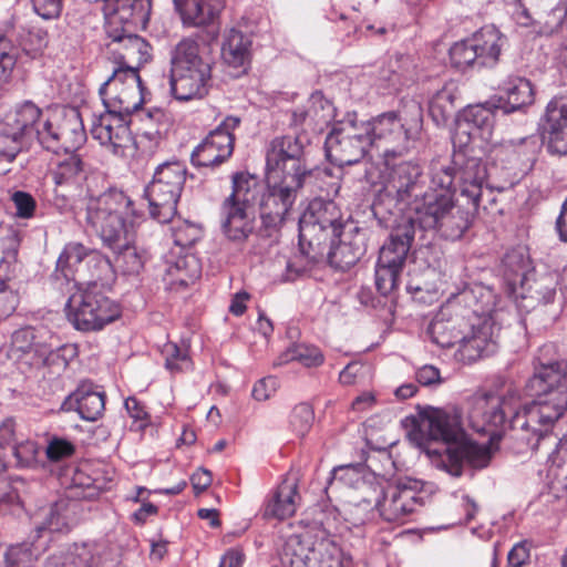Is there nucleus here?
Segmentation results:
<instances>
[{
  "label": "nucleus",
  "instance_id": "1",
  "mask_svg": "<svg viewBox=\"0 0 567 567\" xmlns=\"http://www.w3.org/2000/svg\"><path fill=\"white\" fill-rule=\"evenodd\" d=\"M534 401L523 405L511 420L506 434L509 449L516 454L544 451L563 477L567 489V449L556 450L559 437L554 434L567 411V362L540 363L527 382Z\"/></svg>",
  "mask_w": 567,
  "mask_h": 567
},
{
  "label": "nucleus",
  "instance_id": "2",
  "mask_svg": "<svg viewBox=\"0 0 567 567\" xmlns=\"http://www.w3.org/2000/svg\"><path fill=\"white\" fill-rule=\"evenodd\" d=\"M422 169L403 162L394 166L385 190L399 202H408L411 221L421 230H434L450 240L460 239L470 228L476 210L454 202V169L449 163L432 162L430 185L424 189Z\"/></svg>",
  "mask_w": 567,
  "mask_h": 567
},
{
  "label": "nucleus",
  "instance_id": "3",
  "mask_svg": "<svg viewBox=\"0 0 567 567\" xmlns=\"http://www.w3.org/2000/svg\"><path fill=\"white\" fill-rule=\"evenodd\" d=\"M427 434L431 440L441 441L444 445L442 450L427 447V454L434 457L433 463L437 468L452 476L462 475L463 462L473 467H484L489 462L488 447L467 437L456 412L432 411L427 416Z\"/></svg>",
  "mask_w": 567,
  "mask_h": 567
},
{
  "label": "nucleus",
  "instance_id": "4",
  "mask_svg": "<svg viewBox=\"0 0 567 567\" xmlns=\"http://www.w3.org/2000/svg\"><path fill=\"white\" fill-rule=\"evenodd\" d=\"M372 146L384 157L408 153L421 137L423 109L415 100L405 101L396 111L365 121Z\"/></svg>",
  "mask_w": 567,
  "mask_h": 567
},
{
  "label": "nucleus",
  "instance_id": "5",
  "mask_svg": "<svg viewBox=\"0 0 567 567\" xmlns=\"http://www.w3.org/2000/svg\"><path fill=\"white\" fill-rule=\"evenodd\" d=\"M131 198L121 190L110 189L91 196L86 203V221L104 245H118L134 231V209Z\"/></svg>",
  "mask_w": 567,
  "mask_h": 567
},
{
  "label": "nucleus",
  "instance_id": "6",
  "mask_svg": "<svg viewBox=\"0 0 567 567\" xmlns=\"http://www.w3.org/2000/svg\"><path fill=\"white\" fill-rule=\"evenodd\" d=\"M268 182L284 179L289 183L308 185L318 179L326 171L308 164L305 146L299 136L274 138L266 153Z\"/></svg>",
  "mask_w": 567,
  "mask_h": 567
},
{
  "label": "nucleus",
  "instance_id": "7",
  "mask_svg": "<svg viewBox=\"0 0 567 567\" xmlns=\"http://www.w3.org/2000/svg\"><path fill=\"white\" fill-rule=\"evenodd\" d=\"M474 290H464L449 299L439 310L429 327V334L434 343L451 348L464 340V333L472 326V317L484 316L487 309L472 305Z\"/></svg>",
  "mask_w": 567,
  "mask_h": 567
},
{
  "label": "nucleus",
  "instance_id": "8",
  "mask_svg": "<svg viewBox=\"0 0 567 567\" xmlns=\"http://www.w3.org/2000/svg\"><path fill=\"white\" fill-rule=\"evenodd\" d=\"M281 559L290 567H346L351 561L334 540L310 533L289 536Z\"/></svg>",
  "mask_w": 567,
  "mask_h": 567
},
{
  "label": "nucleus",
  "instance_id": "9",
  "mask_svg": "<svg viewBox=\"0 0 567 567\" xmlns=\"http://www.w3.org/2000/svg\"><path fill=\"white\" fill-rule=\"evenodd\" d=\"M342 214L332 200L316 198L311 200L299 218V245L310 255L328 239L339 238L342 235Z\"/></svg>",
  "mask_w": 567,
  "mask_h": 567
},
{
  "label": "nucleus",
  "instance_id": "10",
  "mask_svg": "<svg viewBox=\"0 0 567 567\" xmlns=\"http://www.w3.org/2000/svg\"><path fill=\"white\" fill-rule=\"evenodd\" d=\"M186 167L181 162H165L157 166L146 187L150 215L165 224L177 213V203L186 182Z\"/></svg>",
  "mask_w": 567,
  "mask_h": 567
},
{
  "label": "nucleus",
  "instance_id": "11",
  "mask_svg": "<svg viewBox=\"0 0 567 567\" xmlns=\"http://www.w3.org/2000/svg\"><path fill=\"white\" fill-rule=\"evenodd\" d=\"M68 317L81 331H97L116 320L120 306L105 296L96 284L79 289L68 300Z\"/></svg>",
  "mask_w": 567,
  "mask_h": 567
},
{
  "label": "nucleus",
  "instance_id": "12",
  "mask_svg": "<svg viewBox=\"0 0 567 567\" xmlns=\"http://www.w3.org/2000/svg\"><path fill=\"white\" fill-rule=\"evenodd\" d=\"M372 146L365 121L347 118L334 125L326 138L328 158L339 166L360 162Z\"/></svg>",
  "mask_w": 567,
  "mask_h": 567
},
{
  "label": "nucleus",
  "instance_id": "13",
  "mask_svg": "<svg viewBox=\"0 0 567 567\" xmlns=\"http://www.w3.org/2000/svg\"><path fill=\"white\" fill-rule=\"evenodd\" d=\"M518 399V392L512 389L505 394L485 393L474 396L467 413L471 427L492 439L498 436L507 413L514 410Z\"/></svg>",
  "mask_w": 567,
  "mask_h": 567
},
{
  "label": "nucleus",
  "instance_id": "14",
  "mask_svg": "<svg viewBox=\"0 0 567 567\" xmlns=\"http://www.w3.org/2000/svg\"><path fill=\"white\" fill-rule=\"evenodd\" d=\"M37 140L55 154L76 152L86 141L80 113L72 109L59 118L43 121L42 127L37 130Z\"/></svg>",
  "mask_w": 567,
  "mask_h": 567
},
{
  "label": "nucleus",
  "instance_id": "15",
  "mask_svg": "<svg viewBox=\"0 0 567 567\" xmlns=\"http://www.w3.org/2000/svg\"><path fill=\"white\" fill-rule=\"evenodd\" d=\"M100 95L106 110L130 115L143 103L141 78L132 69H114L100 87Z\"/></svg>",
  "mask_w": 567,
  "mask_h": 567
},
{
  "label": "nucleus",
  "instance_id": "16",
  "mask_svg": "<svg viewBox=\"0 0 567 567\" xmlns=\"http://www.w3.org/2000/svg\"><path fill=\"white\" fill-rule=\"evenodd\" d=\"M240 118L227 116L193 151L190 159L198 167H215L227 161L234 151L233 132L239 126Z\"/></svg>",
  "mask_w": 567,
  "mask_h": 567
},
{
  "label": "nucleus",
  "instance_id": "17",
  "mask_svg": "<svg viewBox=\"0 0 567 567\" xmlns=\"http://www.w3.org/2000/svg\"><path fill=\"white\" fill-rule=\"evenodd\" d=\"M106 54L117 66L138 73L141 66L152 58L151 45L140 35L126 33L125 29L107 30Z\"/></svg>",
  "mask_w": 567,
  "mask_h": 567
},
{
  "label": "nucleus",
  "instance_id": "18",
  "mask_svg": "<svg viewBox=\"0 0 567 567\" xmlns=\"http://www.w3.org/2000/svg\"><path fill=\"white\" fill-rule=\"evenodd\" d=\"M268 183L272 185L260 198V217L267 227H276L284 221L295 203L297 192L305 185L284 179Z\"/></svg>",
  "mask_w": 567,
  "mask_h": 567
},
{
  "label": "nucleus",
  "instance_id": "19",
  "mask_svg": "<svg viewBox=\"0 0 567 567\" xmlns=\"http://www.w3.org/2000/svg\"><path fill=\"white\" fill-rule=\"evenodd\" d=\"M41 115V110L32 102L19 105L0 123V143L20 146L24 137H37V130L41 128L43 123L40 122Z\"/></svg>",
  "mask_w": 567,
  "mask_h": 567
},
{
  "label": "nucleus",
  "instance_id": "20",
  "mask_svg": "<svg viewBox=\"0 0 567 567\" xmlns=\"http://www.w3.org/2000/svg\"><path fill=\"white\" fill-rule=\"evenodd\" d=\"M380 515L388 522H400L423 505V498L417 492L408 485L389 486L385 491L381 488V495L375 497Z\"/></svg>",
  "mask_w": 567,
  "mask_h": 567
},
{
  "label": "nucleus",
  "instance_id": "21",
  "mask_svg": "<svg viewBox=\"0 0 567 567\" xmlns=\"http://www.w3.org/2000/svg\"><path fill=\"white\" fill-rule=\"evenodd\" d=\"M125 116V114L106 110L104 114L93 120L91 126L92 137L116 155L122 154L132 142Z\"/></svg>",
  "mask_w": 567,
  "mask_h": 567
},
{
  "label": "nucleus",
  "instance_id": "22",
  "mask_svg": "<svg viewBox=\"0 0 567 567\" xmlns=\"http://www.w3.org/2000/svg\"><path fill=\"white\" fill-rule=\"evenodd\" d=\"M567 14V0H515L513 17L522 27L560 24Z\"/></svg>",
  "mask_w": 567,
  "mask_h": 567
},
{
  "label": "nucleus",
  "instance_id": "23",
  "mask_svg": "<svg viewBox=\"0 0 567 567\" xmlns=\"http://www.w3.org/2000/svg\"><path fill=\"white\" fill-rule=\"evenodd\" d=\"M495 113L485 105L468 106L463 118L457 123L453 141L460 146H466L474 140L489 141L493 134Z\"/></svg>",
  "mask_w": 567,
  "mask_h": 567
},
{
  "label": "nucleus",
  "instance_id": "24",
  "mask_svg": "<svg viewBox=\"0 0 567 567\" xmlns=\"http://www.w3.org/2000/svg\"><path fill=\"white\" fill-rule=\"evenodd\" d=\"M440 163H449L455 169L454 165H460L458 178L461 186V196L466 198L467 205H472L473 210H477L480 205L483 184L486 179V168L484 164L476 157L465 158L464 154L454 155V161H440ZM456 171H454V175Z\"/></svg>",
  "mask_w": 567,
  "mask_h": 567
},
{
  "label": "nucleus",
  "instance_id": "25",
  "mask_svg": "<svg viewBox=\"0 0 567 567\" xmlns=\"http://www.w3.org/2000/svg\"><path fill=\"white\" fill-rule=\"evenodd\" d=\"M209 69L171 70V92L178 101L199 100L207 95Z\"/></svg>",
  "mask_w": 567,
  "mask_h": 567
},
{
  "label": "nucleus",
  "instance_id": "26",
  "mask_svg": "<svg viewBox=\"0 0 567 567\" xmlns=\"http://www.w3.org/2000/svg\"><path fill=\"white\" fill-rule=\"evenodd\" d=\"M219 216L221 230L231 241L243 243L255 230V209L221 203Z\"/></svg>",
  "mask_w": 567,
  "mask_h": 567
},
{
  "label": "nucleus",
  "instance_id": "27",
  "mask_svg": "<svg viewBox=\"0 0 567 567\" xmlns=\"http://www.w3.org/2000/svg\"><path fill=\"white\" fill-rule=\"evenodd\" d=\"M545 118L548 151L553 154L567 155V97L553 99L546 107Z\"/></svg>",
  "mask_w": 567,
  "mask_h": 567
},
{
  "label": "nucleus",
  "instance_id": "28",
  "mask_svg": "<svg viewBox=\"0 0 567 567\" xmlns=\"http://www.w3.org/2000/svg\"><path fill=\"white\" fill-rule=\"evenodd\" d=\"M415 227L411 217L408 223L398 226L390 235L389 241L381 247L378 262L402 269L414 238Z\"/></svg>",
  "mask_w": 567,
  "mask_h": 567
},
{
  "label": "nucleus",
  "instance_id": "29",
  "mask_svg": "<svg viewBox=\"0 0 567 567\" xmlns=\"http://www.w3.org/2000/svg\"><path fill=\"white\" fill-rule=\"evenodd\" d=\"M495 341L492 339L491 324L484 321L477 328L474 323L460 340L456 357L458 360L471 363L495 351Z\"/></svg>",
  "mask_w": 567,
  "mask_h": 567
},
{
  "label": "nucleus",
  "instance_id": "30",
  "mask_svg": "<svg viewBox=\"0 0 567 567\" xmlns=\"http://www.w3.org/2000/svg\"><path fill=\"white\" fill-rule=\"evenodd\" d=\"M61 410H75L81 419L93 422L103 415L105 410V395L102 392L93 390L91 385L82 384L65 398Z\"/></svg>",
  "mask_w": 567,
  "mask_h": 567
},
{
  "label": "nucleus",
  "instance_id": "31",
  "mask_svg": "<svg viewBox=\"0 0 567 567\" xmlns=\"http://www.w3.org/2000/svg\"><path fill=\"white\" fill-rule=\"evenodd\" d=\"M300 495L295 477L285 478L265 504L264 516L285 519L291 517L299 505Z\"/></svg>",
  "mask_w": 567,
  "mask_h": 567
},
{
  "label": "nucleus",
  "instance_id": "32",
  "mask_svg": "<svg viewBox=\"0 0 567 567\" xmlns=\"http://www.w3.org/2000/svg\"><path fill=\"white\" fill-rule=\"evenodd\" d=\"M173 1L183 23L190 27H204L214 23L225 8V0Z\"/></svg>",
  "mask_w": 567,
  "mask_h": 567
},
{
  "label": "nucleus",
  "instance_id": "33",
  "mask_svg": "<svg viewBox=\"0 0 567 567\" xmlns=\"http://www.w3.org/2000/svg\"><path fill=\"white\" fill-rule=\"evenodd\" d=\"M471 40L478 54L481 66L496 64L502 50L507 44V38L493 24L482 27L471 37Z\"/></svg>",
  "mask_w": 567,
  "mask_h": 567
},
{
  "label": "nucleus",
  "instance_id": "34",
  "mask_svg": "<svg viewBox=\"0 0 567 567\" xmlns=\"http://www.w3.org/2000/svg\"><path fill=\"white\" fill-rule=\"evenodd\" d=\"M264 190V185L256 176L243 172L236 173L233 175V190L223 203L255 209Z\"/></svg>",
  "mask_w": 567,
  "mask_h": 567
},
{
  "label": "nucleus",
  "instance_id": "35",
  "mask_svg": "<svg viewBox=\"0 0 567 567\" xmlns=\"http://www.w3.org/2000/svg\"><path fill=\"white\" fill-rule=\"evenodd\" d=\"M134 236L135 230L125 235V239L118 241V245H106L114 252L113 267L123 276H138L144 269L145 256L133 245Z\"/></svg>",
  "mask_w": 567,
  "mask_h": 567
},
{
  "label": "nucleus",
  "instance_id": "36",
  "mask_svg": "<svg viewBox=\"0 0 567 567\" xmlns=\"http://www.w3.org/2000/svg\"><path fill=\"white\" fill-rule=\"evenodd\" d=\"M330 244V264L340 269H347L362 257L364 247L362 240L350 235H341L339 238L328 239Z\"/></svg>",
  "mask_w": 567,
  "mask_h": 567
},
{
  "label": "nucleus",
  "instance_id": "37",
  "mask_svg": "<svg viewBox=\"0 0 567 567\" xmlns=\"http://www.w3.org/2000/svg\"><path fill=\"white\" fill-rule=\"evenodd\" d=\"M202 274V267L198 259L193 255L179 256L177 259L167 264L164 272V281L171 289L187 287L194 284Z\"/></svg>",
  "mask_w": 567,
  "mask_h": 567
},
{
  "label": "nucleus",
  "instance_id": "38",
  "mask_svg": "<svg viewBox=\"0 0 567 567\" xmlns=\"http://www.w3.org/2000/svg\"><path fill=\"white\" fill-rule=\"evenodd\" d=\"M251 39L239 30L231 29L225 37L221 55L234 68H246L251 59Z\"/></svg>",
  "mask_w": 567,
  "mask_h": 567
},
{
  "label": "nucleus",
  "instance_id": "39",
  "mask_svg": "<svg viewBox=\"0 0 567 567\" xmlns=\"http://www.w3.org/2000/svg\"><path fill=\"white\" fill-rule=\"evenodd\" d=\"M332 484H341L363 494H373V497H364L363 502L371 506L375 497L381 495V486L367 482L364 480V470L362 466L346 465L334 468Z\"/></svg>",
  "mask_w": 567,
  "mask_h": 567
},
{
  "label": "nucleus",
  "instance_id": "40",
  "mask_svg": "<svg viewBox=\"0 0 567 567\" xmlns=\"http://www.w3.org/2000/svg\"><path fill=\"white\" fill-rule=\"evenodd\" d=\"M55 185L78 186L86 177V166L76 152L65 154L52 172Z\"/></svg>",
  "mask_w": 567,
  "mask_h": 567
},
{
  "label": "nucleus",
  "instance_id": "41",
  "mask_svg": "<svg viewBox=\"0 0 567 567\" xmlns=\"http://www.w3.org/2000/svg\"><path fill=\"white\" fill-rule=\"evenodd\" d=\"M209 68L199 54L198 43L190 38L182 39L171 52V70Z\"/></svg>",
  "mask_w": 567,
  "mask_h": 567
},
{
  "label": "nucleus",
  "instance_id": "42",
  "mask_svg": "<svg viewBox=\"0 0 567 567\" xmlns=\"http://www.w3.org/2000/svg\"><path fill=\"white\" fill-rule=\"evenodd\" d=\"M100 558L93 549L83 544L75 545L73 549L50 558L49 567H99Z\"/></svg>",
  "mask_w": 567,
  "mask_h": 567
},
{
  "label": "nucleus",
  "instance_id": "43",
  "mask_svg": "<svg viewBox=\"0 0 567 567\" xmlns=\"http://www.w3.org/2000/svg\"><path fill=\"white\" fill-rule=\"evenodd\" d=\"M457 87L453 82L446 83L430 101V115L437 123L445 122L455 110Z\"/></svg>",
  "mask_w": 567,
  "mask_h": 567
},
{
  "label": "nucleus",
  "instance_id": "44",
  "mask_svg": "<svg viewBox=\"0 0 567 567\" xmlns=\"http://www.w3.org/2000/svg\"><path fill=\"white\" fill-rule=\"evenodd\" d=\"M507 112H514L534 101L532 83L524 78L509 79L505 86Z\"/></svg>",
  "mask_w": 567,
  "mask_h": 567
},
{
  "label": "nucleus",
  "instance_id": "45",
  "mask_svg": "<svg viewBox=\"0 0 567 567\" xmlns=\"http://www.w3.org/2000/svg\"><path fill=\"white\" fill-rule=\"evenodd\" d=\"M20 364H25L30 369H39L45 365H52L59 363L65 367V361L55 352L48 342L38 344L32 351L22 352L17 355Z\"/></svg>",
  "mask_w": 567,
  "mask_h": 567
},
{
  "label": "nucleus",
  "instance_id": "46",
  "mask_svg": "<svg viewBox=\"0 0 567 567\" xmlns=\"http://www.w3.org/2000/svg\"><path fill=\"white\" fill-rule=\"evenodd\" d=\"M165 357V367L173 373L185 372L193 369V362L189 357L186 344L166 343L163 349Z\"/></svg>",
  "mask_w": 567,
  "mask_h": 567
},
{
  "label": "nucleus",
  "instance_id": "47",
  "mask_svg": "<svg viewBox=\"0 0 567 567\" xmlns=\"http://www.w3.org/2000/svg\"><path fill=\"white\" fill-rule=\"evenodd\" d=\"M103 488L99 478H92L83 470H76L71 478L70 496L90 498Z\"/></svg>",
  "mask_w": 567,
  "mask_h": 567
},
{
  "label": "nucleus",
  "instance_id": "48",
  "mask_svg": "<svg viewBox=\"0 0 567 567\" xmlns=\"http://www.w3.org/2000/svg\"><path fill=\"white\" fill-rule=\"evenodd\" d=\"M450 59L453 66L460 70H464L475 62L480 64V58L471 38L454 43L450 49Z\"/></svg>",
  "mask_w": 567,
  "mask_h": 567
},
{
  "label": "nucleus",
  "instance_id": "49",
  "mask_svg": "<svg viewBox=\"0 0 567 567\" xmlns=\"http://www.w3.org/2000/svg\"><path fill=\"white\" fill-rule=\"evenodd\" d=\"M45 333L35 330L34 328H24L16 331L12 336V351L16 355L32 351L38 344L47 342Z\"/></svg>",
  "mask_w": 567,
  "mask_h": 567
},
{
  "label": "nucleus",
  "instance_id": "50",
  "mask_svg": "<svg viewBox=\"0 0 567 567\" xmlns=\"http://www.w3.org/2000/svg\"><path fill=\"white\" fill-rule=\"evenodd\" d=\"M315 420V413L310 404H297L289 416V424L291 430L298 436H305L311 429Z\"/></svg>",
  "mask_w": 567,
  "mask_h": 567
},
{
  "label": "nucleus",
  "instance_id": "51",
  "mask_svg": "<svg viewBox=\"0 0 567 567\" xmlns=\"http://www.w3.org/2000/svg\"><path fill=\"white\" fill-rule=\"evenodd\" d=\"M402 269H398L388 265H380L377 262L375 266V287L382 296H388L396 287L399 276Z\"/></svg>",
  "mask_w": 567,
  "mask_h": 567
},
{
  "label": "nucleus",
  "instance_id": "52",
  "mask_svg": "<svg viewBox=\"0 0 567 567\" xmlns=\"http://www.w3.org/2000/svg\"><path fill=\"white\" fill-rule=\"evenodd\" d=\"M546 279H529L525 278L523 281V289L526 295H523V298H529L539 303H548L553 301L555 296V289L547 285Z\"/></svg>",
  "mask_w": 567,
  "mask_h": 567
},
{
  "label": "nucleus",
  "instance_id": "53",
  "mask_svg": "<svg viewBox=\"0 0 567 567\" xmlns=\"http://www.w3.org/2000/svg\"><path fill=\"white\" fill-rule=\"evenodd\" d=\"M286 360H297L307 368L319 367L324 357L317 347L298 344L286 353Z\"/></svg>",
  "mask_w": 567,
  "mask_h": 567
},
{
  "label": "nucleus",
  "instance_id": "54",
  "mask_svg": "<svg viewBox=\"0 0 567 567\" xmlns=\"http://www.w3.org/2000/svg\"><path fill=\"white\" fill-rule=\"evenodd\" d=\"M70 502L66 499H59L55 502L49 512L44 523V528L50 532H62L69 528L66 513L69 511Z\"/></svg>",
  "mask_w": 567,
  "mask_h": 567
},
{
  "label": "nucleus",
  "instance_id": "55",
  "mask_svg": "<svg viewBox=\"0 0 567 567\" xmlns=\"http://www.w3.org/2000/svg\"><path fill=\"white\" fill-rule=\"evenodd\" d=\"M125 408L133 420V430L143 432L150 426L151 416L140 401L133 396L127 398L125 401Z\"/></svg>",
  "mask_w": 567,
  "mask_h": 567
},
{
  "label": "nucleus",
  "instance_id": "56",
  "mask_svg": "<svg viewBox=\"0 0 567 567\" xmlns=\"http://www.w3.org/2000/svg\"><path fill=\"white\" fill-rule=\"evenodd\" d=\"M86 248L80 243L68 244L58 258V267H74L79 265L86 256Z\"/></svg>",
  "mask_w": 567,
  "mask_h": 567
},
{
  "label": "nucleus",
  "instance_id": "57",
  "mask_svg": "<svg viewBox=\"0 0 567 567\" xmlns=\"http://www.w3.org/2000/svg\"><path fill=\"white\" fill-rule=\"evenodd\" d=\"M11 447L17 466L28 467L35 462L38 447L34 442L24 441L19 444H13Z\"/></svg>",
  "mask_w": 567,
  "mask_h": 567
},
{
  "label": "nucleus",
  "instance_id": "58",
  "mask_svg": "<svg viewBox=\"0 0 567 567\" xmlns=\"http://www.w3.org/2000/svg\"><path fill=\"white\" fill-rule=\"evenodd\" d=\"M503 148L506 153H515L519 158L529 162L533 159L535 154L536 141L533 137H524L517 143L511 142L507 145H504Z\"/></svg>",
  "mask_w": 567,
  "mask_h": 567
},
{
  "label": "nucleus",
  "instance_id": "59",
  "mask_svg": "<svg viewBox=\"0 0 567 567\" xmlns=\"http://www.w3.org/2000/svg\"><path fill=\"white\" fill-rule=\"evenodd\" d=\"M74 453L73 444L61 437H53L47 446V456L51 461H60Z\"/></svg>",
  "mask_w": 567,
  "mask_h": 567
},
{
  "label": "nucleus",
  "instance_id": "60",
  "mask_svg": "<svg viewBox=\"0 0 567 567\" xmlns=\"http://www.w3.org/2000/svg\"><path fill=\"white\" fill-rule=\"evenodd\" d=\"M18 303V293L0 281V320L10 317Z\"/></svg>",
  "mask_w": 567,
  "mask_h": 567
},
{
  "label": "nucleus",
  "instance_id": "61",
  "mask_svg": "<svg viewBox=\"0 0 567 567\" xmlns=\"http://www.w3.org/2000/svg\"><path fill=\"white\" fill-rule=\"evenodd\" d=\"M12 202L16 206V214L20 218H30L33 216L35 210L34 198L25 192H16L12 195Z\"/></svg>",
  "mask_w": 567,
  "mask_h": 567
},
{
  "label": "nucleus",
  "instance_id": "62",
  "mask_svg": "<svg viewBox=\"0 0 567 567\" xmlns=\"http://www.w3.org/2000/svg\"><path fill=\"white\" fill-rule=\"evenodd\" d=\"M530 551L526 542L517 543L507 555L508 567H524L529 563Z\"/></svg>",
  "mask_w": 567,
  "mask_h": 567
},
{
  "label": "nucleus",
  "instance_id": "63",
  "mask_svg": "<svg viewBox=\"0 0 567 567\" xmlns=\"http://www.w3.org/2000/svg\"><path fill=\"white\" fill-rule=\"evenodd\" d=\"M200 237V230L194 225L184 224L174 230L175 243L179 246H190Z\"/></svg>",
  "mask_w": 567,
  "mask_h": 567
},
{
  "label": "nucleus",
  "instance_id": "64",
  "mask_svg": "<svg viewBox=\"0 0 567 567\" xmlns=\"http://www.w3.org/2000/svg\"><path fill=\"white\" fill-rule=\"evenodd\" d=\"M278 388V380L274 377H268L259 380L252 388V396L257 401H266L272 396Z\"/></svg>",
  "mask_w": 567,
  "mask_h": 567
}]
</instances>
